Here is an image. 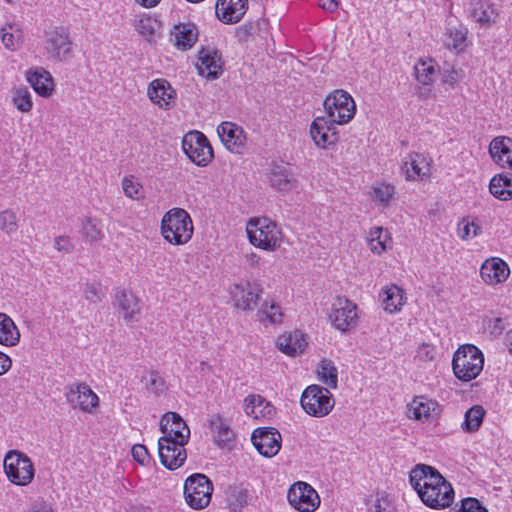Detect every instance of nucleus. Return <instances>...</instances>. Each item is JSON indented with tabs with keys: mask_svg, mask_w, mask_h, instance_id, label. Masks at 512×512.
Listing matches in <instances>:
<instances>
[{
	"mask_svg": "<svg viewBox=\"0 0 512 512\" xmlns=\"http://www.w3.org/2000/svg\"><path fill=\"white\" fill-rule=\"evenodd\" d=\"M409 482L421 501L429 508L441 510L453 503L452 485L434 467L416 465L410 472Z\"/></svg>",
	"mask_w": 512,
	"mask_h": 512,
	"instance_id": "1",
	"label": "nucleus"
},
{
	"mask_svg": "<svg viewBox=\"0 0 512 512\" xmlns=\"http://www.w3.org/2000/svg\"><path fill=\"white\" fill-rule=\"evenodd\" d=\"M193 229L190 215L182 208H173L163 216L161 233L173 245L186 244L192 238Z\"/></svg>",
	"mask_w": 512,
	"mask_h": 512,
	"instance_id": "2",
	"label": "nucleus"
},
{
	"mask_svg": "<svg viewBox=\"0 0 512 512\" xmlns=\"http://www.w3.org/2000/svg\"><path fill=\"white\" fill-rule=\"evenodd\" d=\"M246 231L250 243L257 248L274 251L281 246V229L267 217L251 219Z\"/></svg>",
	"mask_w": 512,
	"mask_h": 512,
	"instance_id": "3",
	"label": "nucleus"
},
{
	"mask_svg": "<svg viewBox=\"0 0 512 512\" xmlns=\"http://www.w3.org/2000/svg\"><path fill=\"white\" fill-rule=\"evenodd\" d=\"M484 356L474 345L461 346L452 360L453 372L459 380L468 382L475 379L483 369Z\"/></svg>",
	"mask_w": 512,
	"mask_h": 512,
	"instance_id": "4",
	"label": "nucleus"
},
{
	"mask_svg": "<svg viewBox=\"0 0 512 512\" xmlns=\"http://www.w3.org/2000/svg\"><path fill=\"white\" fill-rule=\"evenodd\" d=\"M4 471L9 481L15 485L26 486L34 478L35 469L31 459L19 450H10L4 457Z\"/></svg>",
	"mask_w": 512,
	"mask_h": 512,
	"instance_id": "5",
	"label": "nucleus"
},
{
	"mask_svg": "<svg viewBox=\"0 0 512 512\" xmlns=\"http://www.w3.org/2000/svg\"><path fill=\"white\" fill-rule=\"evenodd\" d=\"M300 403L307 414L321 418L332 411L335 400L328 388L310 385L302 393Z\"/></svg>",
	"mask_w": 512,
	"mask_h": 512,
	"instance_id": "6",
	"label": "nucleus"
},
{
	"mask_svg": "<svg viewBox=\"0 0 512 512\" xmlns=\"http://www.w3.org/2000/svg\"><path fill=\"white\" fill-rule=\"evenodd\" d=\"M72 46L73 42L67 28L56 26L44 31L43 48L48 59L67 61L71 57Z\"/></svg>",
	"mask_w": 512,
	"mask_h": 512,
	"instance_id": "7",
	"label": "nucleus"
},
{
	"mask_svg": "<svg viewBox=\"0 0 512 512\" xmlns=\"http://www.w3.org/2000/svg\"><path fill=\"white\" fill-rule=\"evenodd\" d=\"M324 108L331 123L343 125L351 121L356 112V104L344 90H335L324 101Z\"/></svg>",
	"mask_w": 512,
	"mask_h": 512,
	"instance_id": "8",
	"label": "nucleus"
},
{
	"mask_svg": "<svg viewBox=\"0 0 512 512\" xmlns=\"http://www.w3.org/2000/svg\"><path fill=\"white\" fill-rule=\"evenodd\" d=\"M212 492V482L204 474H193L185 481V500L193 509L200 510L208 506L211 501Z\"/></svg>",
	"mask_w": 512,
	"mask_h": 512,
	"instance_id": "9",
	"label": "nucleus"
},
{
	"mask_svg": "<svg viewBox=\"0 0 512 512\" xmlns=\"http://www.w3.org/2000/svg\"><path fill=\"white\" fill-rule=\"evenodd\" d=\"M262 293L263 288L257 281L241 280L229 287L234 307L241 311H253Z\"/></svg>",
	"mask_w": 512,
	"mask_h": 512,
	"instance_id": "10",
	"label": "nucleus"
},
{
	"mask_svg": "<svg viewBox=\"0 0 512 512\" xmlns=\"http://www.w3.org/2000/svg\"><path fill=\"white\" fill-rule=\"evenodd\" d=\"M182 148L189 159L198 166H206L213 159V149L207 137L200 131H190L182 141Z\"/></svg>",
	"mask_w": 512,
	"mask_h": 512,
	"instance_id": "11",
	"label": "nucleus"
},
{
	"mask_svg": "<svg viewBox=\"0 0 512 512\" xmlns=\"http://www.w3.org/2000/svg\"><path fill=\"white\" fill-rule=\"evenodd\" d=\"M329 319L341 332L354 329L358 323L357 306L345 297H337L332 303Z\"/></svg>",
	"mask_w": 512,
	"mask_h": 512,
	"instance_id": "12",
	"label": "nucleus"
},
{
	"mask_svg": "<svg viewBox=\"0 0 512 512\" xmlns=\"http://www.w3.org/2000/svg\"><path fill=\"white\" fill-rule=\"evenodd\" d=\"M289 504L300 512H314L320 505L316 490L306 482H296L287 493Z\"/></svg>",
	"mask_w": 512,
	"mask_h": 512,
	"instance_id": "13",
	"label": "nucleus"
},
{
	"mask_svg": "<svg viewBox=\"0 0 512 512\" xmlns=\"http://www.w3.org/2000/svg\"><path fill=\"white\" fill-rule=\"evenodd\" d=\"M65 397L72 408L91 413L99 404V398L86 383L66 387Z\"/></svg>",
	"mask_w": 512,
	"mask_h": 512,
	"instance_id": "14",
	"label": "nucleus"
},
{
	"mask_svg": "<svg viewBox=\"0 0 512 512\" xmlns=\"http://www.w3.org/2000/svg\"><path fill=\"white\" fill-rule=\"evenodd\" d=\"M186 444L169 438H159L158 446L161 463L169 470L181 467L187 458L186 449L184 448Z\"/></svg>",
	"mask_w": 512,
	"mask_h": 512,
	"instance_id": "15",
	"label": "nucleus"
},
{
	"mask_svg": "<svg viewBox=\"0 0 512 512\" xmlns=\"http://www.w3.org/2000/svg\"><path fill=\"white\" fill-rule=\"evenodd\" d=\"M310 135L315 145L322 149H329L339 141L336 125L325 117H317L313 120Z\"/></svg>",
	"mask_w": 512,
	"mask_h": 512,
	"instance_id": "16",
	"label": "nucleus"
},
{
	"mask_svg": "<svg viewBox=\"0 0 512 512\" xmlns=\"http://www.w3.org/2000/svg\"><path fill=\"white\" fill-rule=\"evenodd\" d=\"M431 162L426 155L411 152L403 159L401 170L408 181L423 180L431 175Z\"/></svg>",
	"mask_w": 512,
	"mask_h": 512,
	"instance_id": "17",
	"label": "nucleus"
},
{
	"mask_svg": "<svg viewBox=\"0 0 512 512\" xmlns=\"http://www.w3.org/2000/svg\"><path fill=\"white\" fill-rule=\"evenodd\" d=\"M251 439L258 452L265 457L275 456L281 448V434L275 428H258Z\"/></svg>",
	"mask_w": 512,
	"mask_h": 512,
	"instance_id": "18",
	"label": "nucleus"
},
{
	"mask_svg": "<svg viewBox=\"0 0 512 512\" xmlns=\"http://www.w3.org/2000/svg\"><path fill=\"white\" fill-rule=\"evenodd\" d=\"M151 102L163 110H169L176 104V91L166 79L153 80L147 89Z\"/></svg>",
	"mask_w": 512,
	"mask_h": 512,
	"instance_id": "19",
	"label": "nucleus"
},
{
	"mask_svg": "<svg viewBox=\"0 0 512 512\" xmlns=\"http://www.w3.org/2000/svg\"><path fill=\"white\" fill-rule=\"evenodd\" d=\"M161 438H169L179 443H188L190 429L181 416L175 412L166 413L160 422Z\"/></svg>",
	"mask_w": 512,
	"mask_h": 512,
	"instance_id": "20",
	"label": "nucleus"
},
{
	"mask_svg": "<svg viewBox=\"0 0 512 512\" xmlns=\"http://www.w3.org/2000/svg\"><path fill=\"white\" fill-rule=\"evenodd\" d=\"M223 60L221 54L213 48H202L199 51L197 68L203 77L217 79L223 72Z\"/></svg>",
	"mask_w": 512,
	"mask_h": 512,
	"instance_id": "21",
	"label": "nucleus"
},
{
	"mask_svg": "<svg viewBox=\"0 0 512 512\" xmlns=\"http://www.w3.org/2000/svg\"><path fill=\"white\" fill-rule=\"evenodd\" d=\"M510 269L507 263L498 257H491L483 262L480 268L482 280L490 286L501 284L507 280Z\"/></svg>",
	"mask_w": 512,
	"mask_h": 512,
	"instance_id": "22",
	"label": "nucleus"
},
{
	"mask_svg": "<svg viewBox=\"0 0 512 512\" xmlns=\"http://www.w3.org/2000/svg\"><path fill=\"white\" fill-rule=\"evenodd\" d=\"M248 0H218L216 3L217 18L226 24L238 23L245 15Z\"/></svg>",
	"mask_w": 512,
	"mask_h": 512,
	"instance_id": "23",
	"label": "nucleus"
},
{
	"mask_svg": "<svg viewBox=\"0 0 512 512\" xmlns=\"http://www.w3.org/2000/svg\"><path fill=\"white\" fill-rule=\"evenodd\" d=\"M217 132L223 144L231 152L240 153L244 148L246 135L240 126L232 122H223L218 126Z\"/></svg>",
	"mask_w": 512,
	"mask_h": 512,
	"instance_id": "24",
	"label": "nucleus"
},
{
	"mask_svg": "<svg viewBox=\"0 0 512 512\" xmlns=\"http://www.w3.org/2000/svg\"><path fill=\"white\" fill-rule=\"evenodd\" d=\"M489 154L502 168L512 169V139L505 136L495 137L489 145Z\"/></svg>",
	"mask_w": 512,
	"mask_h": 512,
	"instance_id": "25",
	"label": "nucleus"
},
{
	"mask_svg": "<svg viewBox=\"0 0 512 512\" xmlns=\"http://www.w3.org/2000/svg\"><path fill=\"white\" fill-rule=\"evenodd\" d=\"M308 345L306 335L299 330L287 332L277 339L278 349L288 356H296L303 353Z\"/></svg>",
	"mask_w": 512,
	"mask_h": 512,
	"instance_id": "26",
	"label": "nucleus"
},
{
	"mask_svg": "<svg viewBox=\"0 0 512 512\" xmlns=\"http://www.w3.org/2000/svg\"><path fill=\"white\" fill-rule=\"evenodd\" d=\"M469 15L475 22L488 28L496 22L498 11L488 0H472Z\"/></svg>",
	"mask_w": 512,
	"mask_h": 512,
	"instance_id": "27",
	"label": "nucleus"
},
{
	"mask_svg": "<svg viewBox=\"0 0 512 512\" xmlns=\"http://www.w3.org/2000/svg\"><path fill=\"white\" fill-rule=\"evenodd\" d=\"M26 79L35 92L42 97H49L54 90V82L50 72L42 67L29 69L26 72Z\"/></svg>",
	"mask_w": 512,
	"mask_h": 512,
	"instance_id": "28",
	"label": "nucleus"
},
{
	"mask_svg": "<svg viewBox=\"0 0 512 512\" xmlns=\"http://www.w3.org/2000/svg\"><path fill=\"white\" fill-rule=\"evenodd\" d=\"M438 408L439 405L435 400L425 396H415L407 405V416L410 419L425 422Z\"/></svg>",
	"mask_w": 512,
	"mask_h": 512,
	"instance_id": "29",
	"label": "nucleus"
},
{
	"mask_svg": "<svg viewBox=\"0 0 512 512\" xmlns=\"http://www.w3.org/2000/svg\"><path fill=\"white\" fill-rule=\"evenodd\" d=\"M116 302L120 308L123 318L128 322L138 320V315L141 312V305L139 299L133 292L128 290H121L116 294Z\"/></svg>",
	"mask_w": 512,
	"mask_h": 512,
	"instance_id": "30",
	"label": "nucleus"
},
{
	"mask_svg": "<svg viewBox=\"0 0 512 512\" xmlns=\"http://www.w3.org/2000/svg\"><path fill=\"white\" fill-rule=\"evenodd\" d=\"M244 402L246 415L253 419L271 418L275 414L274 406L260 395H248Z\"/></svg>",
	"mask_w": 512,
	"mask_h": 512,
	"instance_id": "31",
	"label": "nucleus"
},
{
	"mask_svg": "<svg viewBox=\"0 0 512 512\" xmlns=\"http://www.w3.org/2000/svg\"><path fill=\"white\" fill-rule=\"evenodd\" d=\"M171 38L178 49L187 50L196 43L198 30L193 23H180L174 26Z\"/></svg>",
	"mask_w": 512,
	"mask_h": 512,
	"instance_id": "32",
	"label": "nucleus"
},
{
	"mask_svg": "<svg viewBox=\"0 0 512 512\" xmlns=\"http://www.w3.org/2000/svg\"><path fill=\"white\" fill-rule=\"evenodd\" d=\"M209 427L219 447H227L234 440L233 430L220 414H215L210 418Z\"/></svg>",
	"mask_w": 512,
	"mask_h": 512,
	"instance_id": "33",
	"label": "nucleus"
},
{
	"mask_svg": "<svg viewBox=\"0 0 512 512\" xmlns=\"http://www.w3.org/2000/svg\"><path fill=\"white\" fill-rule=\"evenodd\" d=\"M379 296L384 310L389 313L400 311L406 300L404 290L395 284L386 286Z\"/></svg>",
	"mask_w": 512,
	"mask_h": 512,
	"instance_id": "34",
	"label": "nucleus"
},
{
	"mask_svg": "<svg viewBox=\"0 0 512 512\" xmlns=\"http://www.w3.org/2000/svg\"><path fill=\"white\" fill-rule=\"evenodd\" d=\"M269 181L271 186L278 191H289L296 185V180L290 168L284 165H273L270 171Z\"/></svg>",
	"mask_w": 512,
	"mask_h": 512,
	"instance_id": "35",
	"label": "nucleus"
},
{
	"mask_svg": "<svg viewBox=\"0 0 512 512\" xmlns=\"http://www.w3.org/2000/svg\"><path fill=\"white\" fill-rule=\"evenodd\" d=\"M490 193L501 201L512 199V174L501 173L495 175L489 183Z\"/></svg>",
	"mask_w": 512,
	"mask_h": 512,
	"instance_id": "36",
	"label": "nucleus"
},
{
	"mask_svg": "<svg viewBox=\"0 0 512 512\" xmlns=\"http://www.w3.org/2000/svg\"><path fill=\"white\" fill-rule=\"evenodd\" d=\"M368 245L370 250L375 254H382L388 248H391L392 238L387 229L382 227H374L368 235Z\"/></svg>",
	"mask_w": 512,
	"mask_h": 512,
	"instance_id": "37",
	"label": "nucleus"
},
{
	"mask_svg": "<svg viewBox=\"0 0 512 512\" xmlns=\"http://www.w3.org/2000/svg\"><path fill=\"white\" fill-rule=\"evenodd\" d=\"M19 340L20 333L14 321L8 315L0 313V344L15 346Z\"/></svg>",
	"mask_w": 512,
	"mask_h": 512,
	"instance_id": "38",
	"label": "nucleus"
},
{
	"mask_svg": "<svg viewBox=\"0 0 512 512\" xmlns=\"http://www.w3.org/2000/svg\"><path fill=\"white\" fill-rule=\"evenodd\" d=\"M81 233L89 243L99 242L104 239L105 234L102 230V222L100 219L85 217L82 220Z\"/></svg>",
	"mask_w": 512,
	"mask_h": 512,
	"instance_id": "39",
	"label": "nucleus"
},
{
	"mask_svg": "<svg viewBox=\"0 0 512 512\" xmlns=\"http://www.w3.org/2000/svg\"><path fill=\"white\" fill-rule=\"evenodd\" d=\"M1 39L6 48L17 50L23 42V31L16 23L7 24L1 29Z\"/></svg>",
	"mask_w": 512,
	"mask_h": 512,
	"instance_id": "40",
	"label": "nucleus"
},
{
	"mask_svg": "<svg viewBox=\"0 0 512 512\" xmlns=\"http://www.w3.org/2000/svg\"><path fill=\"white\" fill-rule=\"evenodd\" d=\"M11 102L22 113H29L33 108L32 94L26 86H19L11 91Z\"/></svg>",
	"mask_w": 512,
	"mask_h": 512,
	"instance_id": "41",
	"label": "nucleus"
},
{
	"mask_svg": "<svg viewBox=\"0 0 512 512\" xmlns=\"http://www.w3.org/2000/svg\"><path fill=\"white\" fill-rule=\"evenodd\" d=\"M268 21L265 18H258L255 21L240 26L237 31V36L240 40L246 41L251 36H260L267 33Z\"/></svg>",
	"mask_w": 512,
	"mask_h": 512,
	"instance_id": "42",
	"label": "nucleus"
},
{
	"mask_svg": "<svg viewBox=\"0 0 512 512\" xmlns=\"http://www.w3.org/2000/svg\"><path fill=\"white\" fill-rule=\"evenodd\" d=\"M317 373L322 383L331 389H336L338 385V371L334 363L329 359L321 360Z\"/></svg>",
	"mask_w": 512,
	"mask_h": 512,
	"instance_id": "43",
	"label": "nucleus"
},
{
	"mask_svg": "<svg viewBox=\"0 0 512 512\" xmlns=\"http://www.w3.org/2000/svg\"><path fill=\"white\" fill-rule=\"evenodd\" d=\"M250 494L247 488L242 485L230 486L228 489V502L230 509L234 512L240 511L248 504Z\"/></svg>",
	"mask_w": 512,
	"mask_h": 512,
	"instance_id": "44",
	"label": "nucleus"
},
{
	"mask_svg": "<svg viewBox=\"0 0 512 512\" xmlns=\"http://www.w3.org/2000/svg\"><path fill=\"white\" fill-rule=\"evenodd\" d=\"M467 28L459 25L457 27H449L446 31L445 44L448 48H453L462 51L466 46Z\"/></svg>",
	"mask_w": 512,
	"mask_h": 512,
	"instance_id": "45",
	"label": "nucleus"
},
{
	"mask_svg": "<svg viewBox=\"0 0 512 512\" xmlns=\"http://www.w3.org/2000/svg\"><path fill=\"white\" fill-rule=\"evenodd\" d=\"M284 314L281 307L275 302H264L257 312V318L261 322L268 321L272 324H280L283 321Z\"/></svg>",
	"mask_w": 512,
	"mask_h": 512,
	"instance_id": "46",
	"label": "nucleus"
},
{
	"mask_svg": "<svg viewBox=\"0 0 512 512\" xmlns=\"http://www.w3.org/2000/svg\"><path fill=\"white\" fill-rule=\"evenodd\" d=\"M485 415V410L480 405H475L468 409L465 413V419L462 423V429L465 432H476L479 430L483 418Z\"/></svg>",
	"mask_w": 512,
	"mask_h": 512,
	"instance_id": "47",
	"label": "nucleus"
},
{
	"mask_svg": "<svg viewBox=\"0 0 512 512\" xmlns=\"http://www.w3.org/2000/svg\"><path fill=\"white\" fill-rule=\"evenodd\" d=\"M416 79L423 85H430L433 83L436 76V69L433 61H419L415 67Z\"/></svg>",
	"mask_w": 512,
	"mask_h": 512,
	"instance_id": "48",
	"label": "nucleus"
},
{
	"mask_svg": "<svg viewBox=\"0 0 512 512\" xmlns=\"http://www.w3.org/2000/svg\"><path fill=\"white\" fill-rule=\"evenodd\" d=\"M481 233V227L474 217H465L458 223L457 234L463 240L476 237Z\"/></svg>",
	"mask_w": 512,
	"mask_h": 512,
	"instance_id": "49",
	"label": "nucleus"
},
{
	"mask_svg": "<svg viewBox=\"0 0 512 512\" xmlns=\"http://www.w3.org/2000/svg\"><path fill=\"white\" fill-rule=\"evenodd\" d=\"M395 187L387 183H378L372 187L371 198L383 205H388L394 197Z\"/></svg>",
	"mask_w": 512,
	"mask_h": 512,
	"instance_id": "50",
	"label": "nucleus"
},
{
	"mask_svg": "<svg viewBox=\"0 0 512 512\" xmlns=\"http://www.w3.org/2000/svg\"><path fill=\"white\" fill-rule=\"evenodd\" d=\"M122 188L124 194L131 199L139 200L143 197V186L132 175L123 178Z\"/></svg>",
	"mask_w": 512,
	"mask_h": 512,
	"instance_id": "51",
	"label": "nucleus"
},
{
	"mask_svg": "<svg viewBox=\"0 0 512 512\" xmlns=\"http://www.w3.org/2000/svg\"><path fill=\"white\" fill-rule=\"evenodd\" d=\"M18 229V218L11 209L0 212V230L8 235L16 232Z\"/></svg>",
	"mask_w": 512,
	"mask_h": 512,
	"instance_id": "52",
	"label": "nucleus"
},
{
	"mask_svg": "<svg viewBox=\"0 0 512 512\" xmlns=\"http://www.w3.org/2000/svg\"><path fill=\"white\" fill-rule=\"evenodd\" d=\"M145 387L149 392L160 395L166 389L165 380L158 371L151 370L146 377Z\"/></svg>",
	"mask_w": 512,
	"mask_h": 512,
	"instance_id": "53",
	"label": "nucleus"
},
{
	"mask_svg": "<svg viewBox=\"0 0 512 512\" xmlns=\"http://www.w3.org/2000/svg\"><path fill=\"white\" fill-rule=\"evenodd\" d=\"M155 24L152 18L143 17L137 22L135 28L140 35L150 40L155 33Z\"/></svg>",
	"mask_w": 512,
	"mask_h": 512,
	"instance_id": "54",
	"label": "nucleus"
},
{
	"mask_svg": "<svg viewBox=\"0 0 512 512\" xmlns=\"http://www.w3.org/2000/svg\"><path fill=\"white\" fill-rule=\"evenodd\" d=\"M83 294L86 300L92 303L101 301L102 289L100 283H86L83 289Z\"/></svg>",
	"mask_w": 512,
	"mask_h": 512,
	"instance_id": "55",
	"label": "nucleus"
},
{
	"mask_svg": "<svg viewBox=\"0 0 512 512\" xmlns=\"http://www.w3.org/2000/svg\"><path fill=\"white\" fill-rule=\"evenodd\" d=\"M463 77V70L451 67L450 69L444 70L442 75V83L448 84L450 87L453 88L460 80H462Z\"/></svg>",
	"mask_w": 512,
	"mask_h": 512,
	"instance_id": "56",
	"label": "nucleus"
},
{
	"mask_svg": "<svg viewBox=\"0 0 512 512\" xmlns=\"http://www.w3.org/2000/svg\"><path fill=\"white\" fill-rule=\"evenodd\" d=\"M371 512H394V508L388 499L387 494H377L373 506L370 508Z\"/></svg>",
	"mask_w": 512,
	"mask_h": 512,
	"instance_id": "57",
	"label": "nucleus"
},
{
	"mask_svg": "<svg viewBox=\"0 0 512 512\" xmlns=\"http://www.w3.org/2000/svg\"><path fill=\"white\" fill-rule=\"evenodd\" d=\"M435 348L433 345L428 343L421 344L416 353V358L422 362H429L435 358Z\"/></svg>",
	"mask_w": 512,
	"mask_h": 512,
	"instance_id": "58",
	"label": "nucleus"
},
{
	"mask_svg": "<svg viewBox=\"0 0 512 512\" xmlns=\"http://www.w3.org/2000/svg\"><path fill=\"white\" fill-rule=\"evenodd\" d=\"M54 247L57 251L70 254L73 252L75 246L69 236H57L54 239Z\"/></svg>",
	"mask_w": 512,
	"mask_h": 512,
	"instance_id": "59",
	"label": "nucleus"
},
{
	"mask_svg": "<svg viewBox=\"0 0 512 512\" xmlns=\"http://www.w3.org/2000/svg\"><path fill=\"white\" fill-rule=\"evenodd\" d=\"M458 512H488L476 498H466L461 501Z\"/></svg>",
	"mask_w": 512,
	"mask_h": 512,
	"instance_id": "60",
	"label": "nucleus"
},
{
	"mask_svg": "<svg viewBox=\"0 0 512 512\" xmlns=\"http://www.w3.org/2000/svg\"><path fill=\"white\" fill-rule=\"evenodd\" d=\"M132 456L134 460L140 464H146L149 462L150 456L147 448L144 445L136 444L132 447Z\"/></svg>",
	"mask_w": 512,
	"mask_h": 512,
	"instance_id": "61",
	"label": "nucleus"
},
{
	"mask_svg": "<svg viewBox=\"0 0 512 512\" xmlns=\"http://www.w3.org/2000/svg\"><path fill=\"white\" fill-rule=\"evenodd\" d=\"M319 7L324 11L332 13L335 12L339 7L338 0H319Z\"/></svg>",
	"mask_w": 512,
	"mask_h": 512,
	"instance_id": "62",
	"label": "nucleus"
},
{
	"mask_svg": "<svg viewBox=\"0 0 512 512\" xmlns=\"http://www.w3.org/2000/svg\"><path fill=\"white\" fill-rule=\"evenodd\" d=\"M12 366V361L8 355L0 352V376L4 375Z\"/></svg>",
	"mask_w": 512,
	"mask_h": 512,
	"instance_id": "63",
	"label": "nucleus"
},
{
	"mask_svg": "<svg viewBox=\"0 0 512 512\" xmlns=\"http://www.w3.org/2000/svg\"><path fill=\"white\" fill-rule=\"evenodd\" d=\"M261 257L254 253H248L245 255V262L250 268H257L260 264Z\"/></svg>",
	"mask_w": 512,
	"mask_h": 512,
	"instance_id": "64",
	"label": "nucleus"
}]
</instances>
